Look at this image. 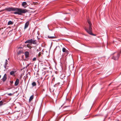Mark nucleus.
<instances>
[{"label":"nucleus","instance_id":"1","mask_svg":"<svg viewBox=\"0 0 121 121\" xmlns=\"http://www.w3.org/2000/svg\"><path fill=\"white\" fill-rule=\"evenodd\" d=\"M8 9V11H9V12L11 11H16V12H14L13 13L19 15H22V13H25L27 12V10L26 9L16 7H10Z\"/></svg>","mask_w":121,"mask_h":121},{"label":"nucleus","instance_id":"2","mask_svg":"<svg viewBox=\"0 0 121 121\" xmlns=\"http://www.w3.org/2000/svg\"><path fill=\"white\" fill-rule=\"evenodd\" d=\"M87 22L89 26L88 28H86V27H85L84 28L85 30L90 35L93 36H95V34H93L92 33V25L89 19H87Z\"/></svg>","mask_w":121,"mask_h":121},{"label":"nucleus","instance_id":"3","mask_svg":"<svg viewBox=\"0 0 121 121\" xmlns=\"http://www.w3.org/2000/svg\"><path fill=\"white\" fill-rule=\"evenodd\" d=\"M17 71V70L16 69L13 68L12 69V71L10 72V75L13 76H15V73Z\"/></svg>","mask_w":121,"mask_h":121},{"label":"nucleus","instance_id":"4","mask_svg":"<svg viewBox=\"0 0 121 121\" xmlns=\"http://www.w3.org/2000/svg\"><path fill=\"white\" fill-rule=\"evenodd\" d=\"M120 53H118L116 55L113 56L112 57V58L115 60H117L118 59V58L120 56Z\"/></svg>","mask_w":121,"mask_h":121},{"label":"nucleus","instance_id":"5","mask_svg":"<svg viewBox=\"0 0 121 121\" xmlns=\"http://www.w3.org/2000/svg\"><path fill=\"white\" fill-rule=\"evenodd\" d=\"M25 58H28L29 57V52L28 51H26L25 52Z\"/></svg>","mask_w":121,"mask_h":121},{"label":"nucleus","instance_id":"6","mask_svg":"<svg viewBox=\"0 0 121 121\" xmlns=\"http://www.w3.org/2000/svg\"><path fill=\"white\" fill-rule=\"evenodd\" d=\"M10 7H8L5 8V9L2 10L0 11V12H2L4 11H5V10H6L8 12H9V11H8V9H9V8H10Z\"/></svg>","mask_w":121,"mask_h":121},{"label":"nucleus","instance_id":"7","mask_svg":"<svg viewBox=\"0 0 121 121\" xmlns=\"http://www.w3.org/2000/svg\"><path fill=\"white\" fill-rule=\"evenodd\" d=\"M7 79V75L6 74H5L3 76V78L2 79V80L3 82H4L6 81Z\"/></svg>","mask_w":121,"mask_h":121},{"label":"nucleus","instance_id":"8","mask_svg":"<svg viewBox=\"0 0 121 121\" xmlns=\"http://www.w3.org/2000/svg\"><path fill=\"white\" fill-rule=\"evenodd\" d=\"M19 79L17 78V79L15 82L14 85L15 86H17L19 84Z\"/></svg>","mask_w":121,"mask_h":121},{"label":"nucleus","instance_id":"9","mask_svg":"<svg viewBox=\"0 0 121 121\" xmlns=\"http://www.w3.org/2000/svg\"><path fill=\"white\" fill-rule=\"evenodd\" d=\"M29 21H28L27 22H26L25 24V27L24 28V29H26L28 26L29 24Z\"/></svg>","mask_w":121,"mask_h":121},{"label":"nucleus","instance_id":"10","mask_svg":"<svg viewBox=\"0 0 121 121\" xmlns=\"http://www.w3.org/2000/svg\"><path fill=\"white\" fill-rule=\"evenodd\" d=\"M62 51L63 52H65L66 53L68 54L69 53L68 51V50H67L65 48H63L62 49Z\"/></svg>","mask_w":121,"mask_h":121},{"label":"nucleus","instance_id":"11","mask_svg":"<svg viewBox=\"0 0 121 121\" xmlns=\"http://www.w3.org/2000/svg\"><path fill=\"white\" fill-rule=\"evenodd\" d=\"M8 61L6 59L5 60V64L4 65V67L5 69H6V67H7L8 64V63L7 62Z\"/></svg>","mask_w":121,"mask_h":121},{"label":"nucleus","instance_id":"12","mask_svg":"<svg viewBox=\"0 0 121 121\" xmlns=\"http://www.w3.org/2000/svg\"><path fill=\"white\" fill-rule=\"evenodd\" d=\"M32 39L27 40L25 42V43H30L32 44Z\"/></svg>","mask_w":121,"mask_h":121},{"label":"nucleus","instance_id":"13","mask_svg":"<svg viewBox=\"0 0 121 121\" xmlns=\"http://www.w3.org/2000/svg\"><path fill=\"white\" fill-rule=\"evenodd\" d=\"M27 4L26 2H24L22 3V6L24 7L25 8H26V6L27 5Z\"/></svg>","mask_w":121,"mask_h":121},{"label":"nucleus","instance_id":"14","mask_svg":"<svg viewBox=\"0 0 121 121\" xmlns=\"http://www.w3.org/2000/svg\"><path fill=\"white\" fill-rule=\"evenodd\" d=\"M65 75L64 74H62L60 76V78L61 79H63L65 78Z\"/></svg>","mask_w":121,"mask_h":121},{"label":"nucleus","instance_id":"15","mask_svg":"<svg viewBox=\"0 0 121 121\" xmlns=\"http://www.w3.org/2000/svg\"><path fill=\"white\" fill-rule=\"evenodd\" d=\"M34 95H32L30 97L29 99V102H30L34 98Z\"/></svg>","mask_w":121,"mask_h":121},{"label":"nucleus","instance_id":"16","mask_svg":"<svg viewBox=\"0 0 121 121\" xmlns=\"http://www.w3.org/2000/svg\"><path fill=\"white\" fill-rule=\"evenodd\" d=\"M14 22H12L11 21H10L8 22V25H13V24Z\"/></svg>","mask_w":121,"mask_h":121},{"label":"nucleus","instance_id":"17","mask_svg":"<svg viewBox=\"0 0 121 121\" xmlns=\"http://www.w3.org/2000/svg\"><path fill=\"white\" fill-rule=\"evenodd\" d=\"M23 53L22 50H20L18 51L17 52V54L18 55H20L21 54Z\"/></svg>","mask_w":121,"mask_h":121},{"label":"nucleus","instance_id":"18","mask_svg":"<svg viewBox=\"0 0 121 121\" xmlns=\"http://www.w3.org/2000/svg\"><path fill=\"white\" fill-rule=\"evenodd\" d=\"M32 44H36V43L34 41V38H33L32 39Z\"/></svg>","mask_w":121,"mask_h":121},{"label":"nucleus","instance_id":"19","mask_svg":"<svg viewBox=\"0 0 121 121\" xmlns=\"http://www.w3.org/2000/svg\"><path fill=\"white\" fill-rule=\"evenodd\" d=\"M32 85L33 87H34L36 85V83L35 82H34L32 83Z\"/></svg>","mask_w":121,"mask_h":121},{"label":"nucleus","instance_id":"20","mask_svg":"<svg viewBox=\"0 0 121 121\" xmlns=\"http://www.w3.org/2000/svg\"><path fill=\"white\" fill-rule=\"evenodd\" d=\"M48 37L49 39H54L55 38H56V37L55 36H48Z\"/></svg>","mask_w":121,"mask_h":121},{"label":"nucleus","instance_id":"21","mask_svg":"<svg viewBox=\"0 0 121 121\" xmlns=\"http://www.w3.org/2000/svg\"><path fill=\"white\" fill-rule=\"evenodd\" d=\"M4 101H3L1 100L0 101V106L3 105Z\"/></svg>","mask_w":121,"mask_h":121},{"label":"nucleus","instance_id":"22","mask_svg":"<svg viewBox=\"0 0 121 121\" xmlns=\"http://www.w3.org/2000/svg\"><path fill=\"white\" fill-rule=\"evenodd\" d=\"M27 47L28 48H29L30 49L32 47H31L30 46V45L29 44H28L27 45Z\"/></svg>","mask_w":121,"mask_h":121},{"label":"nucleus","instance_id":"23","mask_svg":"<svg viewBox=\"0 0 121 121\" xmlns=\"http://www.w3.org/2000/svg\"><path fill=\"white\" fill-rule=\"evenodd\" d=\"M100 114H96L95 115L94 117H96V116H100Z\"/></svg>","mask_w":121,"mask_h":121},{"label":"nucleus","instance_id":"24","mask_svg":"<svg viewBox=\"0 0 121 121\" xmlns=\"http://www.w3.org/2000/svg\"><path fill=\"white\" fill-rule=\"evenodd\" d=\"M36 59V57H34L33 59V61H35Z\"/></svg>","mask_w":121,"mask_h":121},{"label":"nucleus","instance_id":"25","mask_svg":"<svg viewBox=\"0 0 121 121\" xmlns=\"http://www.w3.org/2000/svg\"><path fill=\"white\" fill-rule=\"evenodd\" d=\"M34 40L35 42L37 44V41L35 39H34Z\"/></svg>","mask_w":121,"mask_h":121},{"label":"nucleus","instance_id":"26","mask_svg":"<svg viewBox=\"0 0 121 121\" xmlns=\"http://www.w3.org/2000/svg\"><path fill=\"white\" fill-rule=\"evenodd\" d=\"M12 94L11 93H9L8 94V95L9 96H11L12 95Z\"/></svg>","mask_w":121,"mask_h":121},{"label":"nucleus","instance_id":"27","mask_svg":"<svg viewBox=\"0 0 121 121\" xmlns=\"http://www.w3.org/2000/svg\"><path fill=\"white\" fill-rule=\"evenodd\" d=\"M57 85V84H56L54 86L55 87H56Z\"/></svg>","mask_w":121,"mask_h":121},{"label":"nucleus","instance_id":"28","mask_svg":"<svg viewBox=\"0 0 121 121\" xmlns=\"http://www.w3.org/2000/svg\"><path fill=\"white\" fill-rule=\"evenodd\" d=\"M41 55V53H40V52H39V56H40Z\"/></svg>","mask_w":121,"mask_h":121},{"label":"nucleus","instance_id":"29","mask_svg":"<svg viewBox=\"0 0 121 121\" xmlns=\"http://www.w3.org/2000/svg\"><path fill=\"white\" fill-rule=\"evenodd\" d=\"M37 82H38V83L39 85V84H40L39 82V81H37Z\"/></svg>","mask_w":121,"mask_h":121},{"label":"nucleus","instance_id":"30","mask_svg":"<svg viewBox=\"0 0 121 121\" xmlns=\"http://www.w3.org/2000/svg\"><path fill=\"white\" fill-rule=\"evenodd\" d=\"M22 48L21 47H19L18 48Z\"/></svg>","mask_w":121,"mask_h":121},{"label":"nucleus","instance_id":"31","mask_svg":"<svg viewBox=\"0 0 121 121\" xmlns=\"http://www.w3.org/2000/svg\"><path fill=\"white\" fill-rule=\"evenodd\" d=\"M29 64H28V65H27V66H29Z\"/></svg>","mask_w":121,"mask_h":121},{"label":"nucleus","instance_id":"32","mask_svg":"<svg viewBox=\"0 0 121 121\" xmlns=\"http://www.w3.org/2000/svg\"><path fill=\"white\" fill-rule=\"evenodd\" d=\"M1 98H0V100H1Z\"/></svg>","mask_w":121,"mask_h":121},{"label":"nucleus","instance_id":"33","mask_svg":"<svg viewBox=\"0 0 121 121\" xmlns=\"http://www.w3.org/2000/svg\"><path fill=\"white\" fill-rule=\"evenodd\" d=\"M37 38L38 39H39V38H38V37H37Z\"/></svg>","mask_w":121,"mask_h":121},{"label":"nucleus","instance_id":"34","mask_svg":"<svg viewBox=\"0 0 121 121\" xmlns=\"http://www.w3.org/2000/svg\"><path fill=\"white\" fill-rule=\"evenodd\" d=\"M1 75H0V78H1Z\"/></svg>","mask_w":121,"mask_h":121},{"label":"nucleus","instance_id":"35","mask_svg":"<svg viewBox=\"0 0 121 121\" xmlns=\"http://www.w3.org/2000/svg\"><path fill=\"white\" fill-rule=\"evenodd\" d=\"M10 82H11V83H12V82H11V81H10Z\"/></svg>","mask_w":121,"mask_h":121},{"label":"nucleus","instance_id":"36","mask_svg":"<svg viewBox=\"0 0 121 121\" xmlns=\"http://www.w3.org/2000/svg\"><path fill=\"white\" fill-rule=\"evenodd\" d=\"M48 29H49V30H50L49 29V28H48Z\"/></svg>","mask_w":121,"mask_h":121},{"label":"nucleus","instance_id":"37","mask_svg":"<svg viewBox=\"0 0 121 121\" xmlns=\"http://www.w3.org/2000/svg\"><path fill=\"white\" fill-rule=\"evenodd\" d=\"M120 52H121V50H120Z\"/></svg>","mask_w":121,"mask_h":121},{"label":"nucleus","instance_id":"38","mask_svg":"<svg viewBox=\"0 0 121 121\" xmlns=\"http://www.w3.org/2000/svg\"><path fill=\"white\" fill-rule=\"evenodd\" d=\"M9 58H8V60H9Z\"/></svg>","mask_w":121,"mask_h":121},{"label":"nucleus","instance_id":"39","mask_svg":"<svg viewBox=\"0 0 121 121\" xmlns=\"http://www.w3.org/2000/svg\"><path fill=\"white\" fill-rule=\"evenodd\" d=\"M115 53H113V54H114Z\"/></svg>","mask_w":121,"mask_h":121}]
</instances>
